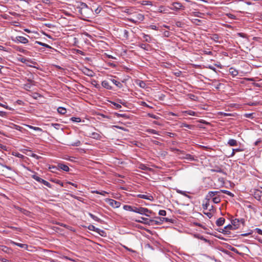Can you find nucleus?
I'll return each instance as SVG.
<instances>
[{
  "mask_svg": "<svg viewBox=\"0 0 262 262\" xmlns=\"http://www.w3.org/2000/svg\"><path fill=\"white\" fill-rule=\"evenodd\" d=\"M232 229V225L229 224L226 226L223 229H222V231H220V232L224 234H229L230 233V230H233Z\"/></svg>",
  "mask_w": 262,
  "mask_h": 262,
  "instance_id": "6e6552de",
  "label": "nucleus"
},
{
  "mask_svg": "<svg viewBox=\"0 0 262 262\" xmlns=\"http://www.w3.org/2000/svg\"><path fill=\"white\" fill-rule=\"evenodd\" d=\"M18 60L24 63H26L27 62L29 61V60L27 58L24 57H20L18 59Z\"/></svg>",
  "mask_w": 262,
  "mask_h": 262,
  "instance_id": "a18cd8bd",
  "label": "nucleus"
},
{
  "mask_svg": "<svg viewBox=\"0 0 262 262\" xmlns=\"http://www.w3.org/2000/svg\"><path fill=\"white\" fill-rule=\"evenodd\" d=\"M32 178L37 181V182L39 183H41L43 184H44L45 186L48 187L49 188H51V184L48 182V181L40 178L38 176H37L36 174H33L32 176Z\"/></svg>",
  "mask_w": 262,
  "mask_h": 262,
  "instance_id": "39448f33",
  "label": "nucleus"
},
{
  "mask_svg": "<svg viewBox=\"0 0 262 262\" xmlns=\"http://www.w3.org/2000/svg\"><path fill=\"white\" fill-rule=\"evenodd\" d=\"M147 132H148L149 133H151V134H153L159 135L158 132L157 131H156V130L153 129H147Z\"/></svg>",
  "mask_w": 262,
  "mask_h": 262,
  "instance_id": "3c124183",
  "label": "nucleus"
},
{
  "mask_svg": "<svg viewBox=\"0 0 262 262\" xmlns=\"http://www.w3.org/2000/svg\"><path fill=\"white\" fill-rule=\"evenodd\" d=\"M229 72L233 76H236L238 74V71L233 68H230L229 69Z\"/></svg>",
  "mask_w": 262,
  "mask_h": 262,
  "instance_id": "c756f323",
  "label": "nucleus"
},
{
  "mask_svg": "<svg viewBox=\"0 0 262 262\" xmlns=\"http://www.w3.org/2000/svg\"><path fill=\"white\" fill-rule=\"evenodd\" d=\"M242 150L240 148L233 149L230 157H233L235 155V152Z\"/></svg>",
  "mask_w": 262,
  "mask_h": 262,
  "instance_id": "5fc2aeb1",
  "label": "nucleus"
},
{
  "mask_svg": "<svg viewBox=\"0 0 262 262\" xmlns=\"http://www.w3.org/2000/svg\"><path fill=\"white\" fill-rule=\"evenodd\" d=\"M212 201L215 204H217L221 202V199L219 196H216L213 198Z\"/></svg>",
  "mask_w": 262,
  "mask_h": 262,
  "instance_id": "58836bf2",
  "label": "nucleus"
},
{
  "mask_svg": "<svg viewBox=\"0 0 262 262\" xmlns=\"http://www.w3.org/2000/svg\"><path fill=\"white\" fill-rule=\"evenodd\" d=\"M220 193V191H209L206 196V200H210L211 199L212 200L213 197L216 196Z\"/></svg>",
  "mask_w": 262,
  "mask_h": 262,
  "instance_id": "1a4fd4ad",
  "label": "nucleus"
},
{
  "mask_svg": "<svg viewBox=\"0 0 262 262\" xmlns=\"http://www.w3.org/2000/svg\"><path fill=\"white\" fill-rule=\"evenodd\" d=\"M35 43H37V44H38L39 45H40L41 46L45 47H46L47 48H48V49H51L52 48V47L50 46H49V45H47V44H46L45 43L41 42L40 41H35Z\"/></svg>",
  "mask_w": 262,
  "mask_h": 262,
  "instance_id": "f704fd0d",
  "label": "nucleus"
},
{
  "mask_svg": "<svg viewBox=\"0 0 262 262\" xmlns=\"http://www.w3.org/2000/svg\"><path fill=\"white\" fill-rule=\"evenodd\" d=\"M148 115L150 117L155 119H158L159 118V116L154 115V114H149Z\"/></svg>",
  "mask_w": 262,
  "mask_h": 262,
  "instance_id": "0e129e2a",
  "label": "nucleus"
},
{
  "mask_svg": "<svg viewBox=\"0 0 262 262\" xmlns=\"http://www.w3.org/2000/svg\"><path fill=\"white\" fill-rule=\"evenodd\" d=\"M89 216L92 218L94 220H95V221H97L98 222H100L101 221V219H100L99 218H98L97 216L94 215V214H93L92 213L89 212Z\"/></svg>",
  "mask_w": 262,
  "mask_h": 262,
  "instance_id": "2f4dec72",
  "label": "nucleus"
},
{
  "mask_svg": "<svg viewBox=\"0 0 262 262\" xmlns=\"http://www.w3.org/2000/svg\"><path fill=\"white\" fill-rule=\"evenodd\" d=\"M232 227L234 230H236L239 227V219H235L231 221Z\"/></svg>",
  "mask_w": 262,
  "mask_h": 262,
  "instance_id": "9b49d317",
  "label": "nucleus"
},
{
  "mask_svg": "<svg viewBox=\"0 0 262 262\" xmlns=\"http://www.w3.org/2000/svg\"><path fill=\"white\" fill-rule=\"evenodd\" d=\"M183 113L184 114H187L190 116H197L196 115L197 113L193 111H191V110L185 111L183 112Z\"/></svg>",
  "mask_w": 262,
  "mask_h": 262,
  "instance_id": "cd10ccee",
  "label": "nucleus"
},
{
  "mask_svg": "<svg viewBox=\"0 0 262 262\" xmlns=\"http://www.w3.org/2000/svg\"><path fill=\"white\" fill-rule=\"evenodd\" d=\"M171 5V7H170L169 8L172 10L178 11L185 9V7L179 2H173Z\"/></svg>",
  "mask_w": 262,
  "mask_h": 262,
  "instance_id": "20e7f679",
  "label": "nucleus"
},
{
  "mask_svg": "<svg viewBox=\"0 0 262 262\" xmlns=\"http://www.w3.org/2000/svg\"><path fill=\"white\" fill-rule=\"evenodd\" d=\"M135 221L138 223H143L144 224L149 225L151 224V223H152L154 222V220H149L147 218L141 217V220H136Z\"/></svg>",
  "mask_w": 262,
  "mask_h": 262,
  "instance_id": "0eeeda50",
  "label": "nucleus"
},
{
  "mask_svg": "<svg viewBox=\"0 0 262 262\" xmlns=\"http://www.w3.org/2000/svg\"><path fill=\"white\" fill-rule=\"evenodd\" d=\"M90 137H91L93 139L98 140V139H100L101 136L98 133H96V132H93V133H91V134L90 135Z\"/></svg>",
  "mask_w": 262,
  "mask_h": 262,
  "instance_id": "b1692460",
  "label": "nucleus"
},
{
  "mask_svg": "<svg viewBox=\"0 0 262 262\" xmlns=\"http://www.w3.org/2000/svg\"><path fill=\"white\" fill-rule=\"evenodd\" d=\"M13 40L17 43H21L24 44L27 43L29 42V40L27 38L23 36H16Z\"/></svg>",
  "mask_w": 262,
  "mask_h": 262,
  "instance_id": "423d86ee",
  "label": "nucleus"
},
{
  "mask_svg": "<svg viewBox=\"0 0 262 262\" xmlns=\"http://www.w3.org/2000/svg\"><path fill=\"white\" fill-rule=\"evenodd\" d=\"M139 47L144 50L148 51L149 45L144 43H140L139 45Z\"/></svg>",
  "mask_w": 262,
  "mask_h": 262,
  "instance_id": "72a5a7b5",
  "label": "nucleus"
},
{
  "mask_svg": "<svg viewBox=\"0 0 262 262\" xmlns=\"http://www.w3.org/2000/svg\"><path fill=\"white\" fill-rule=\"evenodd\" d=\"M110 80L111 82H112L113 83L116 85L118 88H121L123 86L122 84L120 82L117 81L115 79H110Z\"/></svg>",
  "mask_w": 262,
  "mask_h": 262,
  "instance_id": "412c9836",
  "label": "nucleus"
},
{
  "mask_svg": "<svg viewBox=\"0 0 262 262\" xmlns=\"http://www.w3.org/2000/svg\"><path fill=\"white\" fill-rule=\"evenodd\" d=\"M228 144L231 146H236L237 142L236 140L230 139L228 140Z\"/></svg>",
  "mask_w": 262,
  "mask_h": 262,
  "instance_id": "393cba45",
  "label": "nucleus"
},
{
  "mask_svg": "<svg viewBox=\"0 0 262 262\" xmlns=\"http://www.w3.org/2000/svg\"><path fill=\"white\" fill-rule=\"evenodd\" d=\"M137 84L141 88H145L146 86L145 82L142 80H138V81L137 82Z\"/></svg>",
  "mask_w": 262,
  "mask_h": 262,
  "instance_id": "7c9ffc66",
  "label": "nucleus"
},
{
  "mask_svg": "<svg viewBox=\"0 0 262 262\" xmlns=\"http://www.w3.org/2000/svg\"><path fill=\"white\" fill-rule=\"evenodd\" d=\"M27 126L29 128L33 129L36 131H39V132L42 131V129L41 128L38 127H35V126H33L32 125H27Z\"/></svg>",
  "mask_w": 262,
  "mask_h": 262,
  "instance_id": "e433bc0d",
  "label": "nucleus"
},
{
  "mask_svg": "<svg viewBox=\"0 0 262 262\" xmlns=\"http://www.w3.org/2000/svg\"><path fill=\"white\" fill-rule=\"evenodd\" d=\"M123 37L125 38L126 39H128L129 37V32L127 30H123Z\"/></svg>",
  "mask_w": 262,
  "mask_h": 262,
  "instance_id": "79ce46f5",
  "label": "nucleus"
},
{
  "mask_svg": "<svg viewBox=\"0 0 262 262\" xmlns=\"http://www.w3.org/2000/svg\"><path fill=\"white\" fill-rule=\"evenodd\" d=\"M58 167L59 169H62L65 171H69L70 170L69 167L67 165L61 163L58 164Z\"/></svg>",
  "mask_w": 262,
  "mask_h": 262,
  "instance_id": "f3484780",
  "label": "nucleus"
},
{
  "mask_svg": "<svg viewBox=\"0 0 262 262\" xmlns=\"http://www.w3.org/2000/svg\"><path fill=\"white\" fill-rule=\"evenodd\" d=\"M210 204H209V200H206V201L205 203H203L202 205L203 208L204 210L208 209V207H209Z\"/></svg>",
  "mask_w": 262,
  "mask_h": 262,
  "instance_id": "4c0bfd02",
  "label": "nucleus"
},
{
  "mask_svg": "<svg viewBox=\"0 0 262 262\" xmlns=\"http://www.w3.org/2000/svg\"><path fill=\"white\" fill-rule=\"evenodd\" d=\"M92 84L94 85V86L97 89L100 88L99 85L97 83V81L96 80H94V81L92 82Z\"/></svg>",
  "mask_w": 262,
  "mask_h": 262,
  "instance_id": "69168bd1",
  "label": "nucleus"
},
{
  "mask_svg": "<svg viewBox=\"0 0 262 262\" xmlns=\"http://www.w3.org/2000/svg\"><path fill=\"white\" fill-rule=\"evenodd\" d=\"M253 195L255 199L260 201L262 196V191L258 189L255 190Z\"/></svg>",
  "mask_w": 262,
  "mask_h": 262,
  "instance_id": "9d476101",
  "label": "nucleus"
},
{
  "mask_svg": "<svg viewBox=\"0 0 262 262\" xmlns=\"http://www.w3.org/2000/svg\"><path fill=\"white\" fill-rule=\"evenodd\" d=\"M223 192L224 193L226 194H227L229 196H233V194L232 193H231L230 191H228V190H220V192Z\"/></svg>",
  "mask_w": 262,
  "mask_h": 262,
  "instance_id": "a19ab883",
  "label": "nucleus"
},
{
  "mask_svg": "<svg viewBox=\"0 0 262 262\" xmlns=\"http://www.w3.org/2000/svg\"><path fill=\"white\" fill-rule=\"evenodd\" d=\"M27 81L29 83H31V84H34V85L35 84V81L31 78L27 79Z\"/></svg>",
  "mask_w": 262,
  "mask_h": 262,
  "instance_id": "e2e57ef3",
  "label": "nucleus"
},
{
  "mask_svg": "<svg viewBox=\"0 0 262 262\" xmlns=\"http://www.w3.org/2000/svg\"><path fill=\"white\" fill-rule=\"evenodd\" d=\"M12 244L14 245L17 246L20 248H25L26 249L28 248V246L27 244L18 243L14 242H12Z\"/></svg>",
  "mask_w": 262,
  "mask_h": 262,
  "instance_id": "5701e85b",
  "label": "nucleus"
},
{
  "mask_svg": "<svg viewBox=\"0 0 262 262\" xmlns=\"http://www.w3.org/2000/svg\"><path fill=\"white\" fill-rule=\"evenodd\" d=\"M142 5H151V2L148 1H143L141 3Z\"/></svg>",
  "mask_w": 262,
  "mask_h": 262,
  "instance_id": "6e6d98bb",
  "label": "nucleus"
},
{
  "mask_svg": "<svg viewBox=\"0 0 262 262\" xmlns=\"http://www.w3.org/2000/svg\"><path fill=\"white\" fill-rule=\"evenodd\" d=\"M181 127H185L188 128V129H191L192 127V125L188 124L186 123H182L181 125Z\"/></svg>",
  "mask_w": 262,
  "mask_h": 262,
  "instance_id": "37998d69",
  "label": "nucleus"
},
{
  "mask_svg": "<svg viewBox=\"0 0 262 262\" xmlns=\"http://www.w3.org/2000/svg\"><path fill=\"white\" fill-rule=\"evenodd\" d=\"M110 102L113 104L115 108H117V109H118V108H121L122 107L121 105L117 103H116L115 102H113V101H110Z\"/></svg>",
  "mask_w": 262,
  "mask_h": 262,
  "instance_id": "09e8293b",
  "label": "nucleus"
},
{
  "mask_svg": "<svg viewBox=\"0 0 262 262\" xmlns=\"http://www.w3.org/2000/svg\"><path fill=\"white\" fill-rule=\"evenodd\" d=\"M57 112L58 113L61 115H64L67 113V110L64 107H59L57 108Z\"/></svg>",
  "mask_w": 262,
  "mask_h": 262,
  "instance_id": "a878e982",
  "label": "nucleus"
},
{
  "mask_svg": "<svg viewBox=\"0 0 262 262\" xmlns=\"http://www.w3.org/2000/svg\"><path fill=\"white\" fill-rule=\"evenodd\" d=\"M83 73L89 76H93V71H91V70H90L89 69H87V68H85V70H84V71H83Z\"/></svg>",
  "mask_w": 262,
  "mask_h": 262,
  "instance_id": "473e14b6",
  "label": "nucleus"
},
{
  "mask_svg": "<svg viewBox=\"0 0 262 262\" xmlns=\"http://www.w3.org/2000/svg\"><path fill=\"white\" fill-rule=\"evenodd\" d=\"M237 35L243 38L246 37V35L243 33H238Z\"/></svg>",
  "mask_w": 262,
  "mask_h": 262,
  "instance_id": "774afa93",
  "label": "nucleus"
},
{
  "mask_svg": "<svg viewBox=\"0 0 262 262\" xmlns=\"http://www.w3.org/2000/svg\"><path fill=\"white\" fill-rule=\"evenodd\" d=\"M205 215H206L209 219L211 218L213 215V214L214 213L213 212H210V211H208V212H203Z\"/></svg>",
  "mask_w": 262,
  "mask_h": 262,
  "instance_id": "8fccbe9b",
  "label": "nucleus"
},
{
  "mask_svg": "<svg viewBox=\"0 0 262 262\" xmlns=\"http://www.w3.org/2000/svg\"><path fill=\"white\" fill-rule=\"evenodd\" d=\"M32 85H34L31 84V83H27L24 84L23 88L27 91H29L31 88Z\"/></svg>",
  "mask_w": 262,
  "mask_h": 262,
  "instance_id": "c9c22d12",
  "label": "nucleus"
},
{
  "mask_svg": "<svg viewBox=\"0 0 262 262\" xmlns=\"http://www.w3.org/2000/svg\"><path fill=\"white\" fill-rule=\"evenodd\" d=\"M143 37L144 39V41L147 42H151L152 40V38L148 34L142 33Z\"/></svg>",
  "mask_w": 262,
  "mask_h": 262,
  "instance_id": "a211bd4d",
  "label": "nucleus"
},
{
  "mask_svg": "<svg viewBox=\"0 0 262 262\" xmlns=\"http://www.w3.org/2000/svg\"><path fill=\"white\" fill-rule=\"evenodd\" d=\"M208 209L209 210V211L213 212L214 213L215 212V209H214V207L212 205H210L209 207H208Z\"/></svg>",
  "mask_w": 262,
  "mask_h": 262,
  "instance_id": "052dcab7",
  "label": "nucleus"
},
{
  "mask_svg": "<svg viewBox=\"0 0 262 262\" xmlns=\"http://www.w3.org/2000/svg\"><path fill=\"white\" fill-rule=\"evenodd\" d=\"M137 197L139 198L146 199L150 201H152L154 200L153 196L151 195L139 194L137 195Z\"/></svg>",
  "mask_w": 262,
  "mask_h": 262,
  "instance_id": "4468645a",
  "label": "nucleus"
},
{
  "mask_svg": "<svg viewBox=\"0 0 262 262\" xmlns=\"http://www.w3.org/2000/svg\"><path fill=\"white\" fill-rule=\"evenodd\" d=\"M225 222V220L223 217H220L216 221V225L217 226H222Z\"/></svg>",
  "mask_w": 262,
  "mask_h": 262,
  "instance_id": "aec40b11",
  "label": "nucleus"
},
{
  "mask_svg": "<svg viewBox=\"0 0 262 262\" xmlns=\"http://www.w3.org/2000/svg\"><path fill=\"white\" fill-rule=\"evenodd\" d=\"M108 204L113 207L118 208L120 206V203L113 199H108Z\"/></svg>",
  "mask_w": 262,
  "mask_h": 262,
  "instance_id": "f8f14e48",
  "label": "nucleus"
},
{
  "mask_svg": "<svg viewBox=\"0 0 262 262\" xmlns=\"http://www.w3.org/2000/svg\"><path fill=\"white\" fill-rule=\"evenodd\" d=\"M136 19H137L136 20H135V19H134L133 18H128L127 19V20L128 21L132 22L133 23L137 24L139 21H143L144 18H145L144 15H143L142 14H141V13H137L136 14Z\"/></svg>",
  "mask_w": 262,
  "mask_h": 262,
  "instance_id": "7ed1b4c3",
  "label": "nucleus"
},
{
  "mask_svg": "<svg viewBox=\"0 0 262 262\" xmlns=\"http://www.w3.org/2000/svg\"><path fill=\"white\" fill-rule=\"evenodd\" d=\"M71 120L75 122H80L81 121V119L79 117H72L71 118Z\"/></svg>",
  "mask_w": 262,
  "mask_h": 262,
  "instance_id": "603ef678",
  "label": "nucleus"
},
{
  "mask_svg": "<svg viewBox=\"0 0 262 262\" xmlns=\"http://www.w3.org/2000/svg\"><path fill=\"white\" fill-rule=\"evenodd\" d=\"M92 192L93 193L99 194H100V195H103V196H105V194H108V193L106 191H98V190H94V191H92Z\"/></svg>",
  "mask_w": 262,
  "mask_h": 262,
  "instance_id": "c85d7f7f",
  "label": "nucleus"
},
{
  "mask_svg": "<svg viewBox=\"0 0 262 262\" xmlns=\"http://www.w3.org/2000/svg\"><path fill=\"white\" fill-rule=\"evenodd\" d=\"M123 209L126 211L134 212V209L136 208L135 206H132L128 205H124L123 207Z\"/></svg>",
  "mask_w": 262,
  "mask_h": 262,
  "instance_id": "6ab92c4d",
  "label": "nucleus"
},
{
  "mask_svg": "<svg viewBox=\"0 0 262 262\" xmlns=\"http://www.w3.org/2000/svg\"><path fill=\"white\" fill-rule=\"evenodd\" d=\"M81 144L79 140H77L75 142H73L70 144L71 145L73 146H79Z\"/></svg>",
  "mask_w": 262,
  "mask_h": 262,
  "instance_id": "de8ad7c7",
  "label": "nucleus"
},
{
  "mask_svg": "<svg viewBox=\"0 0 262 262\" xmlns=\"http://www.w3.org/2000/svg\"><path fill=\"white\" fill-rule=\"evenodd\" d=\"M52 126L56 129H59L60 127V124L58 123H54L52 124Z\"/></svg>",
  "mask_w": 262,
  "mask_h": 262,
  "instance_id": "680f3d73",
  "label": "nucleus"
},
{
  "mask_svg": "<svg viewBox=\"0 0 262 262\" xmlns=\"http://www.w3.org/2000/svg\"><path fill=\"white\" fill-rule=\"evenodd\" d=\"M88 229L90 230H91V231H95L98 233H99L101 235H102V234H101L100 233V232H102V233H104V231L103 230H102L99 228H97L96 227H95L94 225H90L88 226Z\"/></svg>",
  "mask_w": 262,
  "mask_h": 262,
  "instance_id": "ddd939ff",
  "label": "nucleus"
},
{
  "mask_svg": "<svg viewBox=\"0 0 262 262\" xmlns=\"http://www.w3.org/2000/svg\"><path fill=\"white\" fill-rule=\"evenodd\" d=\"M254 114V113H246L244 115V116L246 117V118H253V115Z\"/></svg>",
  "mask_w": 262,
  "mask_h": 262,
  "instance_id": "864d4df0",
  "label": "nucleus"
},
{
  "mask_svg": "<svg viewBox=\"0 0 262 262\" xmlns=\"http://www.w3.org/2000/svg\"><path fill=\"white\" fill-rule=\"evenodd\" d=\"M185 159H186L187 160H190V161H194V160H195V159L193 157V156H192V155H191L190 154H186V155Z\"/></svg>",
  "mask_w": 262,
  "mask_h": 262,
  "instance_id": "c03bdc74",
  "label": "nucleus"
},
{
  "mask_svg": "<svg viewBox=\"0 0 262 262\" xmlns=\"http://www.w3.org/2000/svg\"><path fill=\"white\" fill-rule=\"evenodd\" d=\"M159 214L161 216H165L166 215V211L164 210H160L159 211Z\"/></svg>",
  "mask_w": 262,
  "mask_h": 262,
  "instance_id": "4d7b16f0",
  "label": "nucleus"
},
{
  "mask_svg": "<svg viewBox=\"0 0 262 262\" xmlns=\"http://www.w3.org/2000/svg\"><path fill=\"white\" fill-rule=\"evenodd\" d=\"M134 212L139 213L141 215H144L146 216H149L150 214L152 213V211L146 208L142 207H136V208L134 209Z\"/></svg>",
  "mask_w": 262,
  "mask_h": 262,
  "instance_id": "f03ea898",
  "label": "nucleus"
},
{
  "mask_svg": "<svg viewBox=\"0 0 262 262\" xmlns=\"http://www.w3.org/2000/svg\"><path fill=\"white\" fill-rule=\"evenodd\" d=\"M255 231L259 234L262 235V230L259 228H255Z\"/></svg>",
  "mask_w": 262,
  "mask_h": 262,
  "instance_id": "338daca9",
  "label": "nucleus"
},
{
  "mask_svg": "<svg viewBox=\"0 0 262 262\" xmlns=\"http://www.w3.org/2000/svg\"><path fill=\"white\" fill-rule=\"evenodd\" d=\"M77 8L79 9V13L83 17L89 18V15L92 12V10L89 8L88 5L83 2H77L76 5Z\"/></svg>",
  "mask_w": 262,
  "mask_h": 262,
  "instance_id": "f257e3e1",
  "label": "nucleus"
},
{
  "mask_svg": "<svg viewBox=\"0 0 262 262\" xmlns=\"http://www.w3.org/2000/svg\"><path fill=\"white\" fill-rule=\"evenodd\" d=\"M211 39L214 41L219 42L218 40L219 39V36L217 34H213L211 37Z\"/></svg>",
  "mask_w": 262,
  "mask_h": 262,
  "instance_id": "ea45409f",
  "label": "nucleus"
},
{
  "mask_svg": "<svg viewBox=\"0 0 262 262\" xmlns=\"http://www.w3.org/2000/svg\"><path fill=\"white\" fill-rule=\"evenodd\" d=\"M101 84L103 88L107 90H111L113 89V87L110 85L109 82L107 80L103 81Z\"/></svg>",
  "mask_w": 262,
  "mask_h": 262,
  "instance_id": "2eb2a0df",
  "label": "nucleus"
},
{
  "mask_svg": "<svg viewBox=\"0 0 262 262\" xmlns=\"http://www.w3.org/2000/svg\"><path fill=\"white\" fill-rule=\"evenodd\" d=\"M102 10V8L100 6L98 7L95 10V12L96 14H99Z\"/></svg>",
  "mask_w": 262,
  "mask_h": 262,
  "instance_id": "bf43d9fd",
  "label": "nucleus"
},
{
  "mask_svg": "<svg viewBox=\"0 0 262 262\" xmlns=\"http://www.w3.org/2000/svg\"><path fill=\"white\" fill-rule=\"evenodd\" d=\"M157 219H159L160 221H161L162 223L164 222H170L172 223V220L171 219L167 218V217H156Z\"/></svg>",
  "mask_w": 262,
  "mask_h": 262,
  "instance_id": "bb28decb",
  "label": "nucleus"
},
{
  "mask_svg": "<svg viewBox=\"0 0 262 262\" xmlns=\"http://www.w3.org/2000/svg\"><path fill=\"white\" fill-rule=\"evenodd\" d=\"M122 12L127 13L128 14H132L133 13L132 8H127L125 7H120Z\"/></svg>",
  "mask_w": 262,
  "mask_h": 262,
  "instance_id": "dca6fc26",
  "label": "nucleus"
},
{
  "mask_svg": "<svg viewBox=\"0 0 262 262\" xmlns=\"http://www.w3.org/2000/svg\"><path fill=\"white\" fill-rule=\"evenodd\" d=\"M138 168L139 169H141L143 170H149V171H150L151 169L150 168L148 167L146 165H145L144 164H142V163H140V164H139Z\"/></svg>",
  "mask_w": 262,
  "mask_h": 262,
  "instance_id": "4be33fe9",
  "label": "nucleus"
},
{
  "mask_svg": "<svg viewBox=\"0 0 262 262\" xmlns=\"http://www.w3.org/2000/svg\"><path fill=\"white\" fill-rule=\"evenodd\" d=\"M177 192L178 193L181 194H182L183 195H184V196H187L188 198H190V196L187 195L185 191H182V190H177Z\"/></svg>",
  "mask_w": 262,
  "mask_h": 262,
  "instance_id": "49530a36",
  "label": "nucleus"
},
{
  "mask_svg": "<svg viewBox=\"0 0 262 262\" xmlns=\"http://www.w3.org/2000/svg\"><path fill=\"white\" fill-rule=\"evenodd\" d=\"M196 237L204 241L205 242H208L209 241L202 235H198L197 236H196Z\"/></svg>",
  "mask_w": 262,
  "mask_h": 262,
  "instance_id": "13d9d810",
  "label": "nucleus"
}]
</instances>
